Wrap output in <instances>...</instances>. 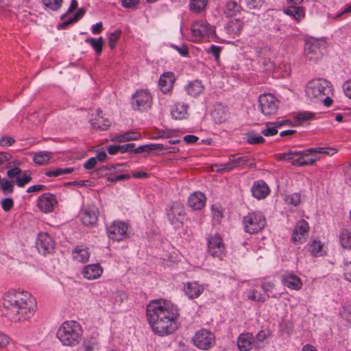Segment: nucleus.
<instances>
[{"mask_svg": "<svg viewBox=\"0 0 351 351\" xmlns=\"http://www.w3.org/2000/svg\"><path fill=\"white\" fill-rule=\"evenodd\" d=\"M258 108L265 116L274 115L279 108V101L271 94H263L258 98Z\"/></svg>", "mask_w": 351, "mask_h": 351, "instance_id": "7", "label": "nucleus"}, {"mask_svg": "<svg viewBox=\"0 0 351 351\" xmlns=\"http://www.w3.org/2000/svg\"><path fill=\"white\" fill-rule=\"evenodd\" d=\"M72 254L73 259L80 263L88 261L90 257L88 249L84 246H77L73 250Z\"/></svg>", "mask_w": 351, "mask_h": 351, "instance_id": "32", "label": "nucleus"}, {"mask_svg": "<svg viewBox=\"0 0 351 351\" xmlns=\"http://www.w3.org/2000/svg\"><path fill=\"white\" fill-rule=\"evenodd\" d=\"M103 273V268L99 263L89 264L84 267L82 274L88 280L99 278Z\"/></svg>", "mask_w": 351, "mask_h": 351, "instance_id": "25", "label": "nucleus"}, {"mask_svg": "<svg viewBox=\"0 0 351 351\" xmlns=\"http://www.w3.org/2000/svg\"><path fill=\"white\" fill-rule=\"evenodd\" d=\"M268 333L265 330L259 331L254 337L255 349H259L263 346L264 341L267 338Z\"/></svg>", "mask_w": 351, "mask_h": 351, "instance_id": "45", "label": "nucleus"}, {"mask_svg": "<svg viewBox=\"0 0 351 351\" xmlns=\"http://www.w3.org/2000/svg\"><path fill=\"white\" fill-rule=\"evenodd\" d=\"M284 12L296 21H300L305 15L304 8L298 6H289L284 10Z\"/></svg>", "mask_w": 351, "mask_h": 351, "instance_id": "33", "label": "nucleus"}, {"mask_svg": "<svg viewBox=\"0 0 351 351\" xmlns=\"http://www.w3.org/2000/svg\"><path fill=\"white\" fill-rule=\"evenodd\" d=\"M246 141L251 145L261 144L265 142V138L254 132L246 134Z\"/></svg>", "mask_w": 351, "mask_h": 351, "instance_id": "42", "label": "nucleus"}, {"mask_svg": "<svg viewBox=\"0 0 351 351\" xmlns=\"http://www.w3.org/2000/svg\"><path fill=\"white\" fill-rule=\"evenodd\" d=\"M32 180L31 172L29 171H25L23 172L21 176L15 180L16 185L19 187H23Z\"/></svg>", "mask_w": 351, "mask_h": 351, "instance_id": "44", "label": "nucleus"}, {"mask_svg": "<svg viewBox=\"0 0 351 351\" xmlns=\"http://www.w3.org/2000/svg\"><path fill=\"white\" fill-rule=\"evenodd\" d=\"M343 89L346 96L351 99V79L344 82Z\"/></svg>", "mask_w": 351, "mask_h": 351, "instance_id": "64", "label": "nucleus"}, {"mask_svg": "<svg viewBox=\"0 0 351 351\" xmlns=\"http://www.w3.org/2000/svg\"><path fill=\"white\" fill-rule=\"evenodd\" d=\"M128 228V223L121 221H114L107 227L108 236L113 241H123L127 237Z\"/></svg>", "mask_w": 351, "mask_h": 351, "instance_id": "11", "label": "nucleus"}, {"mask_svg": "<svg viewBox=\"0 0 351 351\" xmlns=\"http://www.w3.org/2000/svg\"><path fill=\"white\" fill-rule=\"evenodd\" d=\"M243 223L246 232L255 234L263 229L266 219L261 212L253 211L243 217Z\"/></svg>", "mask_w": 351, "mask_h": 351, "instance_id": "6", "label": "nucleus"}, {"mask_svg": "<svg viewBox=\"0 0 351 351\" xmlns=\"http://www.w3.org/2000/svg\"><path fill=\"white\" fill-rule=\"evenodd\" d=\"M285 200L287 204L297 206L300 202V195L299 193H295L292 195H287Z\"/></svg>", "mask_w": 351, "mask_h": 351, "instance_id": "53", "label": "nucleus"}, {"mask_svg": "<svg viewBox=\"0 0 351 351\" xmlns=\"http://www.w3.org/2000/svg\"><path fill=\"white\" fill-rule=\"evenodd\" d=\"M121 34L120 31H117L114 32L110 33L108 37V44L111 49H113L115 47V45L117 40L119 39Z\"/></svg>", "mask_w": 351, "mask_h": 351, "instance_id": "58", "label": "nucleus"}, {"mask_svg": "<svg viewBox=\"0 0 351 351\" xmlns=\"http://www.w3.org/2000/svg\"><path fill=\"white\" fill-rule=\"evenodd\" d=\"M174 80L175 77L172 72H167L161 75L158 82L161 91L164 93H169L173 88Z\"/></svg>", "mask_w": 351, "mask_h": 351, "instance_id": "26", "label": "nucleus"}, {"mask_svg": "<svg viewBox=\"0 0 351 351\" xmlns=\"http://www.w3.org/2000/svg\"><path fill=\"white\" fill-rule=\"evenodd\" d=\"M101 114V112L98 110L95 114H93L90 123L93 129L106 130L110 126L111 122Z\"/></svg>", "mask_w": 351, "mask_h": 351, "instance_id": "21", "label": "nucleus"}, {"mask_svg": "<svg viewBox=\"0 0 351 351\" xmlns=\"http://www.w3.org/2000/svg\"><path fill=\"white\" fill-rule=\"evenodd\" d=\"M242 29V23L237 21L234 20L231 21L228 23L227 29L229 33L232 34H239Z\"/></svg>", "mask_w": 351, "mask_h": 351, "instance_id": "47", "label": "nucleus"}, {"mask_svg": "<svg viewBox=\"0 0 351 351\" xmlns=\"http://www.w3.org/2000/svg\"><path fill=\"white\" fill-rule=\"evenodd\" d=\"M208 252L214 257H220L224 252L222 239L217 234L208 238Z\"/></svg>", "mask_w": 351, "mask_h": 351, "instance_id": "16", "label": "nucleus"}, {"mask_svg": "<svg viewBox=\"0 0 351 351\" xmlns=\"http://www.w3.org/2000/svg\"><path fill=\"white\" fill-rule=\"evenodd\" d=\"M76 351H99V343L95 337L84 339Z\"/></svg>", "mask_w": 351, "mask_h": 351, "instance_id": "30", "label": "nucleus"}, {"mask_svg": "<svg viewBox=\"0 0 351 351\" xmlns=\"http://www.w3.org/2000/svg\"><path fill=\"white\" fill-rule=\"evenodd\" d=\"M304 56L306 60L317 62L322 56L321 42L318 40L311 39L306 42L304 46Z\"/></svg>", "mask_w": 351, "mask_h": 351, "instance_id": "13", "label": "nucleus"}, {"mask_svg": "<svg viewBox=\"0 0 351 351\" xmlns=\"http://www.w3.org/2000/svg\"><path fill=\"white\" fill-rule=\"evenodd\" d=\"M51 158L49 152L45 151H40L34 154L33 161L38 165H45L48 163Z\"/></svg>", "mask_w": 351, "mask_h": 351, "instance_id": "36", "label": "nucleus"}, {"mask_svg": "<svg viewBox=\"0 0 351 351\" xmlns=\"http://www.w3.org/2000/svg\"><path fill=\"white\" fill-rule=\"evenodd\" d=\"M206 204V197L201 192H194L188 198V205L193 210H201Z\"/></svg>", "mask_w": 351, "mask_h": 351, "instance_id": "23", "label": "nucleus"}, {"mask_svg": "<svg viewBox=\"0 0 351 351\" xmlns=\"http://www.w3.org/2000/svg\"><path fill=\"white\" fill-rule=\"evenodd\" d=\"M237 347L240 351H250L255 348L254 337L251 332H243L237 338Z\"/></svg>", "mask_w": 351, "mask_h": 351, "instance_id": "19", "label": "nucleus"}, {"mask_svg": "<svg viewBox=\"0 0 351 351\" xmlns=\"http://www.w3.org/2000/svg\"><path fill=\"white\" fill-rule=\"evenodd\" d=\"M152 97L147 90L136 91L132 99V106L134 110L146 111L151 108Z\"/></svg>", "mask_w": 351, "mask_h": 351, "instance_id": "10", "label": "nucleus"}, {"mask_svg": "<svg viewBox=\"0 0 351 351\" xmlns=\"http://www.w3.org/2000/svg\"><path fill=\"white\" fill-rule=\"evenodd\" d=\"M245 3L249 9H259L263 6L264 0H245Z\"/></svg>", "mask_w": 351, "mask_h": 351, "instance_id": "60", "label": "nucleus"}, {"mask_svg": "<svg viewBox=\"0 0 351 351\" xmlns=\"http://www.w3.org/2000/svg\"><path fill=\"white\" fill-rule=\"evenodd\" d=\"M211 210L213 219L219 222L223 216L221 207L214 205L212 206Z\"/></svg>", "mask_w": 351, "mask_h": 351, "instance_id": "59", "label": "nucleus"}, {"mask_svg": "<svg viewBox=\"0 0 351 351\" xmlns=\"http://www.w3.org/2000/svg\"><path fill=\"white\" fill-rule=\"evenodd\" d=\"M169 148L163 144H148L139 146L136 149L134 148L133 152L135 153H150L152 152H158L162 150L169 151Z\"/></svg>", "mask_w": 351, "mask_h": 351, "instance_id": "31", "label": "nucleus"}, {"mask_svg": "<svg viewBox=\"0 0 351 351\" xmlns=\"http://www.w3.org/2000/svg\"><path fill=\"white\" fill-rule=\"evenodd\" d=\"M322 248V245L319 241H314L310 245V251L313 256H317Z\"/></svg>", "mask_w": 351, "mask_h": 351, "instance_id": "61", "label": "nucleus"}, {"mask_svg": "<svg viewBox=\"0 0 351 351\" xmlns=\"http://www.w3.org/2000/svg\"><path fill=\"white\" fill-rule=\"evenodd\" d=\"M189 106L184 102H177L171 108V114L175 119L182 120L189 117Z\"/></svg>", "mask_w": 351, "mask_h": 351, "instance_id": "20", "label": "nucleus"}, {"mask_svg": "<svg viewBox=\"0 0 351 351\" xmlns=\"http://www.w3.org/2000/svg\"><path fill=\"white\" fill-rule=\"evenodd\" d=\"M1 206L4 211H10L14 206V201L10 197L2 199L1 200Z\"/></svg>", "mask_w": 351, "mask_h": 351, "instance_id": "57", "label": "nucleus"}, {"mask_svg": "<svg viewBox=\"0 0 351 351\" xmlns=\"http://www.w3.org/2000/svg\"><path fill=\"white\" fill-rule=\"evenodd\" d=\"M206 5V0H191L190 2V8L192 11L200 12L205 8Z\"/></svg>", "mask_w": 351, "mask_h": 351, "instance_id": "48", "label": "nucleus"}, {"mask_svg": "<svg viewBox=\"0 0 351 351\" xmlns=\"http://www.w3.org/2000/svg\"><path fill=\"white\" fill-rule=\"evenodd\" d=\"M204 290L203 285L197 282H188L184 286V293L190 299L197 298L202 294Z\"/></svg>", "mask_w": 351, "mask_h": 351, "instance_id": "22", "label": "nucleus"}, {"mask_svg": "<svg viewBox=\"0 0 351 351\" xmlns=\"http://www.w3.org/2000/svg\"><path fill=\"white\" fill-rule=\"evenodd\" d=\"M58 202L55 195L50 193H45L41 195L37 201V206L41 212L49 213L54 210Z\"/></svg>", "mask_w": 351, "mask_h": 351, "instance_id": "14", "label": "nucleus"}, {"mask_svg": "<svg viewBox=\"0 0 351 351\" xmlns=\"http://www.w3.org/2000/svg\"><path fill=\"white\" fill-rule=\"evenodd\" d=\"M261 133L265 136H271L276 134L278 130L272 123H267L266 128L263 130Z\"/></svg>", "mask_w": 351, "mask_h": 351, "instance_id": "56", "label": "nucleus"}, {"mask_svg": "<svg viewBox=\"0 0 351 351\" xmlns=\"http://www.w3.org/2000/svg\"><path fill=\"white\" fill-rule=\"evenodd\" d=\"M308 230V226L306 221L304 220L300 221L294 230L291 237V240L293 243H302V239L307 234Z\"/></svg>", "mask_w": 351, "mask_h": 351, "instance_id": "24", "label": "nucleus"}, {"mask_svg": "<svg viewBox=\"0 0 351 351\" xmlns=\"http://www.w3.org/2000/svg\"><path fill=\"white\" fill-rule=\"evenodd\" d=\"M140 0H122V6L126 9H134Z\"/></svg>", "mask_w": 351, "mask_h": 351, "instance_id": "62", "label": "nucleus"}, {"mask_svg": "<svg viewBox=\"0 0 351 351\" xmlns=\"http://www.w3.org/2000/svg\"><path fill=\"white\" fill-rule=\"evenodd\" d=\"M308 155L313 153L323 154L328 156H333L337 153V149L333 147H315L306 149Z\"/></svg>", "mask_w": 351, "mask_h": 351, "instance_id": "39", "label": "nucleus"}, {"mask_svg": "<svg viewBox=\"0 0 351 351\" xmlns=\"http://www.w3.org/2000/svg\"><path fill=\"white\" fill-rule=\"evenodd\" d=\"M84 11L82 9H80L75 14L73 17L70 18L68 20H66L65 21H64L63 23L62 24V26L65 27L69 24L77 22L78 20H80L84 16Z\"/></svg>", "mask_w": 351, "mask_h": 351, "instance_id": "54", "label": "nucleus"}, {"mask_svg": "<svg viewBox=\"0 0 351 351\" xmlns=\"http://www.w3.org/2000/svg\"><path fill=\"white\" fill-rule=\"evenodd\" d=\"M308 156V152L305 150H291L288 152L282 153L277 156L278 160L290 162L292 165L303 167L313 165L319 158H306Z\"/></svg>", "mask_w": 351, "mask_h": 351, "instance_id": "5", "label": "nucleus"}, {"mask_svg": "<svg viewBox=\"0 0 351 351\" xmlns=\"http://www.w3.org/2000/svg\"><path fill=\"white\" fill-rule=\"evenodd\" d=\"M3 313L9 320L19 323L31 319L37 307L34 297L27 291L12 290L2 300Z\"/></svg>", "mask_w": 351, "mask_h": 351, "instance_id": "2", "label": "nucleus"}, {"mask_svg": "<svg viewBox=\"0 0 351 351\" xmlns=\"http://www.w3.org/2000/svg\"><path fill=\"white\" fill-rule=\"evenodd\" d=\"M252 195L256 199L265 198L269 193V189L263 181H258L252 187Z\"/></svg>", "mask_w": 351, "mask_h": 351, "instance_id": "27", "label": "nucleus"}, {"mask_svg": "<svg viewBox=\"0 0 351 351\" xmlns=\"http://www.w3.org/2000/svg\"><path fill=\"white\" fill-rule=\"evenodd\" d=\"M10 163H8L6 166L7 169H9L7 171V176L10 179H15V180L19 177L21 173V169L18 167L11 168Z\"/></svg>", "mask_w": 351, "mask_h": 351, "instance_id": "51", "label": "nucleus"}, {"mask_svg": "<svg viewBox=\"0 0 351 351\" xmlns=\"http://www.w3.org/2000/svg\"><path fill=\"white\" fill-rule=\"evenodd\" d=\"M350 13H351V2L346 4L341 11L337 12L334 15H332L331 17L335 19H340L341 17H344Z\"/></svg>", "mask_w": 351, "mask_h": 351, "instance_id": "55", "label": "nucleus"}, {"mask_svg": "<svg viewBox=\"0 0 351 351\" xmlns=\"http://www.w3.org/2000/svg\"><path fill=\"white\" fill-rule=\"evenodd\" d=\"M331 83L323 78L313 79L309 81L306 86V95L313 100H322L326 95L332 93Z\"/></svg>", "mask_w": 351, "mask_h": 351, "instance_id": "4", "label": "nucleus"}, {"mask_svg": "<svg viewBox=\"0 0 351 351\" xmlns=\"http://www.w3.org/2000/svg\"><path fill=\"white\" fill-rule=\"evenodd\" d=\"M179 316L177 306L167 300H153L147 306V320L153 332L158 336L164 337L176 331Z\"/></svg>", "mask_w": 351, "mask_h": 351, "instance_id": "1", "label": "nucleus"}, {"mask_svg": "<svg viewBox=\"0 0 351 351\" xmlns=\"http://www.w3.org/2000/svg\"><path fill=\"white\" fill-rule=\"evenodd\" d=\"M43 3L51 10L57 11L62 5V0H43Z\"/></svg>", "mask_w": 351, "mask_h": 351, "instance_id": "50", "label": "nucleus"}, {"mask_svg": "<svg viewBox=\"0 0 351 351\" xmlns=\"http://www.w3.org/2000/svg\"><path fill=\"white\" fill-rule=\"evenodd\" d=\"M36 247L39 253L47 255L53 252L55 243L49 234L41 232L38 235Z\"/></svg>", "mask_w": 351, "mask_h": 351, "instance_id": "15", "label": "nucleus"}, {"mask_svg": "<svg viewBox=\"0 0 351 351\" xmlns=\"http://www.w3.org/2000/svg\"><path fill=\"white\" fill-rule=\"evenodd\" d=\"M193 341L199 349L208 350L215 346V336L210 330L202 329L195 333Z\"/></svg>", "mask_w": 351, "mask_h": 351, "instance_id": "8", "label": "nucleus"}, {"mask_svg": "<svg viewBox=\"0 0 351 351\" xmlns=\"http://www.w3.org/2000/svg\"><path fill=\"white\" fill-rule=\"evenodd\" d=\"M191 32L194 40L199 41L201 39H209L215 35L214 27L210 25L206 21H197L191 25Z\"/></svg>", "mask_w": 351, "mask_h": 351, "instance_id": "9", "label": "nucleus"}, {"mask_svg": "<svg viewBox=\"0 0 351 351\" xmlns=\"http://www.w3.org/2000/svg\"><path fill=\"white\" fill-rule=\"evenodd\" d=\"M98 210L94 206H88L80 211V217L82 223L86 226H94L98 219Z\"/></svg>", "mask_w": 351, "mask_h": 351, "instance_id": "17", "label": "nucleus"}, {"mask_svg": "<svg viewBox=\"0 0 351 351\" xmlns=\"http://www.w3.org/2000/svg\"><path fill=\"white\" fill-rule=\"evenodd\" d=\"M83 329L80 323L69 320L64 322L58 328L56 337L64 346L75 347L82 339Z\"/></svg>", "mask_w": 351, "mask_h": 351, "instance_id": "3", "label": "nucleus"}, {"mask_svg": "<svg viewBox=\"0 0 351 351\" xmlns=\"http://www.w3.org/2000/svg\"><path fill=\"white\" fill-rule=\"evenodd\" d=\"M74 171L72 167L56 168L47 171L45 174L47 177H58L65 174L71 173Z\"/></svg>", "mask_w": 351, "mask_h": 351, "instance_id": "38", "label": "nucleus"}, {"mask_svg": "<svg viewBox=\"0 0 351 351\" xmlns=\"http://www.w3.org/2000/svg\"><path fill=\"white\" fill-rule=\"evenodd\" d=\"M282 285L291 290L299 291L302 287V280L293 272H287L282 275Z\"/></svg>", "mask_w": 351, "mask_h": 351, "instance_id": "18", "label": "nucleus"}, {"mask_svg": "<svg viewBox=\"0 0 351 351\" xmlns=\"http://www.w3.org/2000/svg\"><path fill=\"white\" fill-rule=\"evenodd\" d=\"M314 114L310 112H300L295 116V121L297 124H302L305 121L312 119Z\"/></svg>", "mask_w": 351, "mask_h": 351, "instance_id": "43", "label": "nucleus"}, {"mask_svg": "<svg viewBox=\"0 0 351 351\" xmlns=\"http://www.w3.org/2000/svg\"><path fill=\"white\" fill-rule=\"evenodd\" d=\"M127 298L123 291H118L112 294V300L114 304L120 305Z\"/></svg>", "mask_w": 351, "mask_h": 351, "instance_id": "52", "label": "nucleus"}, {"mask_svg": "<svg viewBox=\"0 0 351 351\" xmlns=\"http://www.w3.org/2000/svg\"><path fill=\"white\" fill-rule=\"evenodd\" d=\"M187 94L193 97L199 96L204 90V86L199 80L189 82L185 86Z\"/></svg>", "mask_w": 351, "mask_h": 351, "instance_id": "29", "label": "nucleus"}, {"mask_svg": "<svg viewBox=\"0 0 351 351\" xmlns=\"http://www.w3.org/2000/svg\"><path fill=\"white\" fill-rule=\"evenodd\" d=\"M184 215V208L178 202H173L167 210L168 220L176 227H180L182 225Z\"/></svg>", "mask_w": 351, "mask_h": 351, "instance_id": "12", "label": "nucleus"}, {"mask_svg": "<svg viewBox=\"0 0 351 351\" xmlns=\"http://www.w3.org/2000/svg\"><path fill=\"white\" fill-rule=\"evenodd\" d=\"M248 160L249 158L247 156H240L239 154L231 155L229 158V162L232 170L247 165Z\"/></svg>", "mask_w": 351, "mask_h": 351, "instance_id": "34", "label": "nucleus"}, {"mask_svg": "<svg viewBox=\"0 0 351 351\" xmlns=\"http://www.w3.org/2000/svg\"><path fill=\"white\" fill-rule=\"evenodd\" d=\"M211 117L215 123L224 122L228 117L226 108L219 104L215 105L213 110L211 112Z\"/></svg>", "mask_w": 351, "mask_h": 351, "instance_id": "28", "label": "nucleus"}, {"mask_svg": "<svg viewBox=\"0 0 351 351\" xmlns=\"http://www.w3.org/2000/svg\"><path fill=\"white\" fill-rule=\"evenodd\" d=\"M339 241L343 248H350L351 233L347 230H342L339 235Z\"/></svg>", "mask_w": 351, "mask_h": 351, "instance_id": "41", "label": "nucleus"}, {"mask_svg": "<svg viewBox=\"0 0 351 351\" xmlns=\"http://www.w3.org/2000/svg\"><path fill=\"white\" fill-rule=\"evenodd\" d=\"M241 10V7L236 1L230 0L226 4L224 13L228 17H233L240 13Z\"/></svg>", "mask_w": 351, "mask_h": 351, "instance_id": "35", "label": "nucleus"}, {"mask_svg": "<svg viewBox=\"0 0 351 351\" xmlns=\"http://www.w3.org/2000/svg\"><path fill=\"white\" fill-rule=\"evenodd\" d=\"M342 317L346 319L348 322L351 323V306H343V311H341Z\"/></svg>", "mask_w": 351, "mask_h": 351, "instance_id": "63", "label": "nucleus"}, {"mask_svg": "<svg viewBox=\"0 0 351 351\" xmlns=\"http://www.w3.org/2000/svg\"><path fill=\"white\" fill-rule=\"evenodd\" d=\"M85 42L93 48L97 55L101 53L104 45V39L102 37L97 38H88L85 40Z\"/></svg>", "mask_w": 351, "mask_h": 351, "instance_id": "37", "label": "nucleus"}, {"mask_svg": "<svg viewBox=\"0 0 351 351\" xmlns=\"http://www.w3.org/2000/svg\"><path fill=\"white\" fill-rule=\"evenodd\" d=\"M247 298L250 300L256 302H263L266 300V296L261 293H259L257 290L253 289H251L247 295Z\"/></svg>", "mask_w": 351, "mask_h": 351, "instance_id": "49", "label": "nucleus"}, {"mask_svg": "<svg viewBox=\"0 0 351 351\" xmlns=\"http://www.w3.org/2000/svg\"><path fill=\"white\" fill-rule=\"evenodd\" d=\"M0 187L4 194L12 193L13 192L14 182L5 178H1Z\"/></svg>", "mask_w": 351, "mask_h": 351, "instance_id": "46", "label": "nucleus"}, {"mask_svg": "<svg viewBox=\"0 0 351 351\" xmlns=\"http://www.w3.org/2000/svg\"><path fill=\"white\" fill-rule=\"evenodd\" d=\"M140 138H141L140 134L133 132H126L123 134L116 136L113 138V141H117V142H125V141L137 140Z\"/></svg>", "mask_w": 351, "mask_h": 351, "instance_id": "40", "label": "nucleus"}]
</instances>
